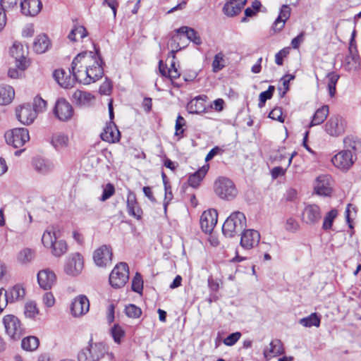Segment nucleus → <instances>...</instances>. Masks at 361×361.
<instances>
[{"instance_id": "obj_1", "label": "nucleus", "mask_w": 361, "mask_h": 361, "mask_svg": "<svg viewBox=\"0 0 361 361\" xmlns=\"http://www.w3.org/2000/svg\"><path fill=\"white\" fill-rule=\"evenodd\" d=\"M103 61L98 51H83L78 54L73 60L70 73L73 77H66V80H61L66 75L63 70H56L54 72V78L58 84L63 88L73 87L75 81L84 85H89L100 79L104 75Z\"/></svg>"}, {"instance_id": "obj_2", "label": "nucleus", "mask_w": 361, "mask_h": 361, "mask_svg": "<svg viewBox=\"0 0 361 361\" xmlns=\"http://www.w3.org/2000/svg\"><path fill=\"white\" fill-rule=\"evenodd\" d=\"M78 361H115L112 353H109L102 343H92V338L87 348L82 349L78 355Z\"/></svg>"}, {"instance_id": "obj_3", "label": "nucleus", "mask_w": 361, "mask_h": 361, "mask_svg": "<svg viewBox=\"0 0 361 361\" xmlns=\"http://www.w3.org/2000/svg\"><path fill=\"white\" fill-rule=\"evenodd\" d=\"M246 218L240 212H233L226 219L222 226V232L226 237L232 238L246 227Z\"/></svg>"}, {"instance_id": "obj_4", "label": "nucleus", "mask_w": 361, "mask_h": 361, "mask_svg": "<svg viewBox=\"0 0 361 361\" xmlns=\"http://www.w3.org/2000/svg\"><path fill=\"white\" fill-rule=\"evenodd\" d=\"M214 189L216 195L222 200H231L237 195L234 183L228 178L219 177L214 182Z\"/></svg>"}, {"instance_id": "obj_5", "label": "nucleus", "mask_w": 361, "mask_h": 361, "mask_svg": "<svg viewBox=\"0 0 361 361\" xmlns=\"http://www.w3.org/2000/svg\"><path fill=\"white\" fill-rule=\"evenodd\" d=\"M128 279L129 269L126 262H120L116 264L109 275V283L115 288L124 286Z\"/></svg>"}, {"instance_id": "obj_6", "label": "nucleus", "mask_w": 361, "mask_h": 361, "mask_svg": "<svg viewBox=\"0 0 361 361\" xmlns=\"http://www.w3.org/2000/svg\"><path fill=\"white\" fill-rule=\"evenodd\" d=\"M3 323L6 333L11 339L17 341L23 335V328L17 317L13 314L6 315L3 318Z\"/></svg>"}, {"instance_id": "obj_7", "label": "nucleus", "mask_w": 361, "mask_h": 361, "mask_svg": "<svg viewBox=\"0 0 361 361\" xmlns=\"http://www.w3.org/2000/svg\"><path fill=\"white\" fill-rule=\"evenodd\" d=\"M84 267L83 257L79 252L71 254L64 264V271L71 276H77L82 272Z\"/></svg>"}, {"instance_id": "obj_8", "label": "nucleus", "mask_w": 361, "mask_h": 361, "mask_svg": "<svg viewBox=\"0 0 361 361\" xmlns=\"http://www.w3.org/2000/svg\"><path fill=\"white\" fill-rule=\"evenodd\" d=\"M6 142L15 148L22 147L30 140L29 133L27 128H14L5 134Z\"/></svg>"}, {"instance_id": "obj_9", "label": "nucleus", "mask_w": 361, "mask_h": 361, "mask_svg": "<svg viewBox=\"0 0 361 361\" xmlns=\"http://www.w3.org/2000/svg\"><path fill=\"white\" fill-rule=\"evenodd\" d=\"M355 160L356 155L353 154L350 150H342L334 155L331 159L334 166L343 171L349 170Z\"/></svg>"}, {"instance_id": "obj_10", "label": "nucleus", "mask_w": 361, "mask_h": 361, "mask_svg": "<svg viewBox=\"0 0 361 361\" xmlns=\"http://www.w3.org/2000/svg\"><path fill=\"white\" fill-rule=\"evenodd\" d=\"M345 128V121L340 115H332L325 124V131L333 137L341 135Z\"/></svg>"}, {"instance_id": "obj_11", "label": "nucleus", "mask_w": 361, "mask_h": 361, "mask_svg": "<svg viewBox=\"0 0 361 361\" xmlns=\"http://www.w3.org/2000/svg\"><path fill=\"white\" fill-rule=\"evenodd\" d=\"M321 218L320 207L315 204L306 205L302 212V221L307 225H315Z\"/></svg>"}, {"instance_id": "obj_12", "label": "nucleus", "mask_w": 361, "mask_h": 361, "mask_svg": "<svg viewBox=\"0 0 361 361\" xmlns=\"http://www.w3.org/2000/svg\"><path fill=\"white\" fill-rule=\"evenodd\" d=\"M355 32L353 33L350 42L349 54L345 56L343 62L345 68L348 71L356 70L360 64V59L353 38Z\"/></svg>"}, {"instance_id": "obj_13", "label": "nucleus", "mask_w": 361, "mask_h": 361, "mask_svg": "<svg viewBox=\"0 0 361 361\" xmlns=\"http://www.w3.org/2000/svg\"><path fill=\"white\" fill-rule=\"evenodd\" d=\"M93 259L98 267H104L110 264L112 259L111 247L106 245L99 247L94 251Z\"/></svg>"}, {"instance_id": "obj_14", "label": "nucleus", "mask_w": 361, "mask_h": 361, "mask_svg": "<svg viewBox=\"0 0 361 361\" xmlns=\"http://www.w3.org/2000/svg\"><path fill=\"white\" fill-rule=\"evenodd\" d=\"M218 213L214 209L204 211L200 216V226L202 231L211 233L217 223Z\"/></svg>"}, {"instance_id": "obj_15", "label": "nucleus", "mask_w": 361, "mask_h": 361, "mask_svg": "<svg viewBox=\"0 0 361 361\" xmlns=\"http://www.w3.org/2000/svg\"><path fill=\"white\" fill-rule=\"evenodd\" d=\"M259 233L255 229H246L241 233L240 245L246 250H250L257 245L260 240Z\"/></svg>"}, {"instance_id": "obj_16", "label": "nucleus", "mask_w": 361, "mask_h": 361, "mask_svg": "<svg viewBox=\"0 0 361 361\" xmlns=\"http://www.w3.org/2000/svg\"><path fill=\"white\" fill-rule=\"evenodd\" d=\"M54 114L62 121L69 120L73 114L72 106L65 99H59L55 105Z\"/></svg>"}, {"instance_id": "obj_17", "label": "nucleus", "mask_w": 361, "mask_h": 361, "mask_svg": "<svg viewBox=\"0 0 361 361\" xmlns=\"http://www.w3.org/2000/svg\"><path fill=\"white\" fill-rule=\"evenodd\" d=\"M90 309V302L85 295H79L71 303V311L73 317H80L86 314Z\"/></svg>"}, {"instance_id": "obj_18", "label": "nucleus", "mask_w": 361, "mask_h": 361, "mask_svg": "<svg viewBox=\"0 0 361 361\" xmlns=\"http://www.w3.org/2000/svg\"><path fill=\"white\" fill-rule=\"evenodd\" d=\"M16 114L18 120L24 125H30L33 123L37 117L35 111L30 104H23L16 110Z\"/></svg>"}, {"instance_id": "obj_19", "label": "nucleus", "mask_w": 361, "mask_h": 361, "mask_svg": "<svg viewBox=\"0 0 361 361\" xmlns=\"http://www.w3.org/2000/svg\"><path fill=\"white\" fill-rule=\"evenodd\" d=\"M10 54L16 60V65L21 71L27 68V61L25 58V51L23 45L19 42L13 43L10 49Z\"/></svg>"}, {"instance_id": "obj_20", "label": "nucleus", "mask_w": 361, "mask_h": 361, "mask_svg": "<svg viewBox=\"0 0 361 361\" xmlns=\"http://www.w3.org/2000/svg\"><path fill=\"white\" fill-rule=\"evenodd\" d=\"M32 166L34 170L41 175H47L54 169V164L51 160L40 157L32 159Z\"/></svg>"}, {"instance_id": "obj_21", "label": "nucleus", "mask_w": 361, "mask_h": 361, "mask_svg": "<svg viewBox=\"0 0 361 361\" xmlns=\"http://www.w3.org/2000/svg\"><path fill=\"white\" fill-rule=\"evenodd\" d=\"M37 281L41 288L49 290L56 283V276L49 269H42L37 274Z\"/></svg>"}, {"instance_id": "obj_22", "label": "nucleus", "mask_w": 361, "mask_h": 361, "mask_svg": "<svg viewBox=\"0 0 361 361\" xmlns=\"http://www.w3.org/2000/svg\"><path fill=\"white\" fill-rule=\"evenodd\" d=\"M100 136L103 141H106L109 143H116L119 142L121 133L116 124L111 121L106 124Z\"/></svg>"}, {"instance_id": "obj_23", "label": "nucleus", "mask_w": 361, "mask_h": 361, "mask_svg": "<svg viewBox=\"0 0 361 361\" xmlns=\"http://www.w3.org/2000/svg\"><path fill=\"white\" fill-rule=\"evenodd\" d=\"M314 191L321 196H330L332 192L330 177L326 175L319 176L316 180Z\"/></svg>"}, {"instance_id": "obj_24", "label": "nucleus", "mask_w": 361, "mask_h": 361, "mask_svg": "<svg viewBox=\"0 0 361 361\" xmlns=\"http://www.w3.org/2000/svg\"><path fill=\"white\" fill-rule=\"evenodd\" d=\"M284 353L282 342L279 339L272 340L269 345L264 348L263 355L266 360L279 356Z\"/></svg>"}, {"instance_id": "obj_25", "label": "nucleus", "mask_w": 361, "mask_h": 361, "mask_svg": "<svg viewBox=\"0 0 361 361\" xmlns=\"http://www.w3.org/2000/svg\"><path fill=\"white\" fill-rule=\"evenodd\" d=\"M247 0H228L223 8L224 14L228 17H233L240 13L246 4Z\"/></svg>"}, {"instance_id": "obj_26", "label": "nucleus", "mask_w": 361, "mask_h": 361, "mask_svg": "<svg viewBox=\"0 0 361 361\" xmlns=\"http://www.w3.org/2000/svg\"><path fill=\"white\" fill-rule=\"evenodd\" d=\"M20 7L24 15L35 16L41 11L42 4L39 0H24L20 3Z\"/></svg>"}, {"instance_id": "obj_27", "label": "nucleus", "mask_w": 361, "mask_h": 361, "mask_svg": "<svg viewBox=\"0 0 361 361\" xmlns=\"http://www.w3.org/2000/svg\"><path fill=\"white\" fill-rule=\"evenodd\" d=\"M5 291L6 297H8L10 303L21 301L25 296V289L21 284H16L8 288Z\"/></svg>"}, {"instance_id": "obj_28", "label": "nucleus", "mask_w": 361, "mask_h": 361, "mask_svg": "<svg viewBox=\"0 0 361 361\" xmlns=\"http://www.w3.org/2000/svg\"><path fill=\"white\" fill-rule=\"evenodd\" d=\"M207 99L206 95H200L192 99L187 104V110L190 114H202L204 112L206 109L205 99Z\"/></svg>"}, {"instance_id": "obj_29", "label": "nucleus", "mask_w": 361, "mask_h": 361, "mask_svg": "<svg viewBox=\"0 0 361 361\" xmlns=\"http://www.w3.org/2000/svg\"><path fill=\"white\" fill-rule=\"evenodd\" d=\"M127 209L130 216H134L137 219L141 218L142 211L138 206L135 194L131 191H129L127 197Z\"/></svg>"}, {"instance_id": "obj_30", "label": "nucleus", "mask_w": 361, "mask_h": 361, "mask_svg": "<svg viewBox=\"0 0 361 361\" xmlns=\"http://www.w3.org/2000/svg\"><path fill=\"white\" fill-rule=\"evenodd\" d=\"M59 228L57 226L49 227L43 233L42 242L45 247H49L59 237Z\"/></svg>"}, {"instance_id": "obj_31", "label": "nucleus", "mask_w": 361, "mask_h": 361, "mask_svg": "<svg viewBox=\"0 0 361 361\" xmlns=\"http://www.w3.org/2000/svg\"><path fill=\"white\" fill-rule=\"evenodd\" d=\"M51 45L50 40L46 35H39L36 37L33 43V50L37 54H43L48 50Z\"/></svg>"}, {"instance_id": "obj_32", "label": "nucleus", "mask_w": 361, "mask_h": 361, "mask_svg": "<svg viewBox=\"0 0 361 361\" xmlns=\"http://www.w3.org/2000/svg\"><path fill=\"white\" fill-rule=\"evenodd\" d=\"M329 113V108L328 105H323L322 107L317 109L309 126L312 127L322 123L327 118Z\"/></svg>"}, {"instance_id": "obj_33", "label": "nucleus", "mask_w": 361, "mask_h": 361, "mask_svg": "<svg viewBox=\"0 0 361 361\" xmlns=\"http://www.w3.org/2000/svg\"><path fill=\"white\" fill-rule=\"evenodd\" d=\"M209 169V165L203 166L197 171L190 175L188 178V184L192 188H197Z\"/></svg>"}, {"instance_id": "obj_34", "label": "nucleus", "mask_w": 361, "mask_h": 361, "mask_svg": "<svg viewBox=\"0 0 361 361\" xmlns=\"http://www.w3.org/2000/svg\"><path fill=\"white\" fill-rule=\"evenodd\" d=\"M15 95L13 88L9 85L0 86V104L7 105L11 102Z\"/></svg>"}, {"instance_id": "obj_35", "label": "nucleus", "mask_w": 361, "mask_h": 361, "mask_svg": "<svg viewBox=\"0 0 361 361\" xmlns=\"http://www.w3.org/2000/svg\"><path fill=\"white\" fill-rule=\"evenodd\" d=\"M176 32L185 35L187 38L195 44L199 45L202 43L199 34L193 28L187 26H182L176 30Z\"/></svg>"}, {"instance_id": "obj_36", "label": "nucleus", "mask_w": 361, "mask_h": 361, "mask_svg": "<svg viewBox=\"0 0 361 361\" xmlns=\"http://www.w3.org/2000/svg\"><path fill=\"white\" fill-rule=\"evenodd\" d=\"M344 150L353 149L354 154L361 151V140L356 137L348 135L343 139Z\"/></svg>"}, {"instance_id": "obj_37", "label": "nucleus", "mask_w": 361, "mask_h": 361, "mask_svg": "<svg viewBox=\"0 0 361 361\" xmlns=\"http://www.w3.org/2000/svg\"><path fill=\"white\" fill-rule=\"evenodd\" d=\"M68 137L63 133H56L52 136L51 144L56 150H61L68 147Z\"/></svg>"}, {"instance_id": "obj_38", "label": "nucleus", "mask_w": 361, "mask_h": 361, "mask_svg": "<svg viewBox=\"0 0 361 361\" xmlns=\"http://www.w3.org/2000/svg\"><path fill=\"white\" fill-rule=\"evenodd\" d=\"M51 253L55 257H61L68 250V245L66 241L63 240H55L53 245L50 247Z\"/></svg>"}, {"instance_id": "obj_39", "label": "nucleus", "mask_w": 361, "mask_h": 361, "mask_svg": "<svg viewBox=\"0 0 361 361\" xmlns=\"http://www.w3.org/2000/svg\"><path fill=\"white\" fill-rule=\"evenodd\" d=\"M39 344V339L33 336L24 338L21 342L23 349L27 351L35 350L38 348Z\"/></svg>"}, {"instance_id": "obj_40", "label": "nucleus", "mask_w": 361, "mask_h": 361, "mask_svg": "<svg viewBox=\"0 0 361 361\" xmlns=\"http://www.w3.org/2000/svg\"><path fill=\"white\" fill-rule=\"evenodd\" d=\"M35 257V251L30 248H24L19 252L17 256L18 261L23 264H28Z\"/></svg>"}, {"instance_id": "obj_41", "label": "nucleus", "mask_w": 361, "mask_h": 361, "mask_svg": "<svg viewBox=\"0 0 361 361\" xmlns=\"http://www.w3.org/2000/svg\"><path fill=\"white\" fill-rule=\"evenodd\" d=\"M299 323L305 327H318L320 324V318L316 313H312L310 316L300 319Z\"/></svg>"}, {"instance_id": "obj_42", "label": "nucleus", "mask_w": 361, "mask_h": 361, "mask_svg": "<svg viewBox=\"0 0 361 361\" xmlns=\"http://www.w3.org/2000/svg\"><path fill=\"white\" fill-rule=\"evenodd\" d=\"M79 35L81 39L85 37L87 35V32L85 27L82 25H75L68 34V38L73 42L77 40L76 36Z\"/></svg>"}, {"instance_id": "obj_43", "label": "nucleus", "mask_w": 361, "mask_h": 361, "mask_svg": "<svg viewBox=\"0 0 361 361\" xmlns=\"http://www.w3.org/2000/svg\"><path fill=\"white\" fill-rule=\"evenodd\" d=\"M338 215V211L336 209H333L329 211L324 216L322 228L324 231H328L331 228L334 219Z\"/></svg>"}, {"instance_id": "obj_44", "label": "nucleus", "mask_w": 361, "mask_h": 361, "mask_svg": "<svg viewBox=\"0 0 361 361\" xmlns=\"http://www.w3.org/2000/svg\"><path fill=\"white\" fill-rule=\"evenodd\" d=\"M73 97L80 104H86L93 99V96L90 93L81 90H76Z\"/></svg>"}, {"instance_id": "obj_45", "label": "nucleus", "mask_w": 361, "mask_h": 361, "mask_svg": "<svg viewBox=\"0 0 361 361\" xmlns=\"http://www.w3.org/2000/svg\"><path fill=\"white\" fill-rule=\"evenodd\" d=\"M275 87L273 85H270L268 90L262 92L259 94L258 106L262 108L264 106L267 100L270 99L274 92Z\"/></svg>"}, {"instance_id": "obj_46", "label": "nucleus", "mask_w": 361, "mask_h": 361, "mask_svg": "<svg viewBox=\"0 0 361 361\" xmlns=\"http://www.w3.org/2000/svg\"><path fill=\"white\" fill-rule=\"evenodd\" d=\"M39 310L37 307V304L33 301H29L25 303L24 308V314L26 317L34 318L38 314Z\"/></svg>"}, {"instance_id": "obj_47", "label": "nucleus", "mask_w": 361, "mask_h": 361, "mask_svg": "<svg viewBox=\"0 0 361 361\" xmlns=\"http://www.w3.org/2000/svg\"><path fill=\"white\" fill-rule=\"evenodd\" d=\"M177 33L173 35L171 38V41L169 43V46L171 48L170 51V56L174 59L176 57V53L182 49L178 41L181 39V37Z\"/></svg>"}, {"instance_id": "obj_48", "label": "nucleus", "mask_w": 361, "mask_h": 361, "mask_svg": "<svg viewBox=\"0 0 361 361\" xmlns=\"http://www.w3.org/2000/svg\"><path fill=\"white\" fill-rule=\"evenodd\" d=\"M328 90L331 97H334L336 93V85L339 78L338 75L332 72L328 74Z\"/></svg>"}, {"instance_id": "obj_49", "label": "nucleus", "mask_w": 361, "mask_h": 361, "mask_svg": "<svg viewBox=\"0 0 361 361\" xmlns=\"http://www.w3.org/2000/svg\"><path fill=\"white\" fill-rule=\"evenodd\" d=\"M185 120L183 116L180 115L178 116L175 125V136L178 137V140L183 137L185 131L183 126L185 125Z\"/></svg>"}, {"instance_id": "obj_50", "label": "nucleus", "mask_w": 361, "mask_h": 361, "mask_svg": "<svg viewBox=\"0 0 361 361\" xmlns=\"http://www.w3.org/2000/svg\"><path fill=\"white\" fill-rule=\"evenodd\" d=\"M111 334L115 343L119 344L125 336V331L118 324H114L111 329Z\"/></svg>"}, {"instance_id": "obj_51", "label": "nucleus", "mask_w": 361, "mask_h": 361, "mask_svg": "<svg viewBox=\"0 0 361 361\" xmlns=\"http://www.w3.org/2000/svg\"><path fill=\"white\" fill-rule=\"evenodd\" d=\"M125 312L128 317L138 318L142 314V310L135 305L130 304L126 306Z\"/></svg>"}, {"instance_id": "obj_52", "label": "nucleus", "mask_w": 361, "mask_h": 361, "mask_svg": "<svg viewBox=\"0 0 361 361\" xmlns=\"http://www.w3.org/2000/svg\"><path fill=\"white\" fill-rule=\"evenodd\" d=\"M115 193V188L113 184L107 183L103 186L102 195L99 198L102 202H104L109 199Z\"/></svg>"}, {"instance_id": "obj_53", "label": "nucleus", "mask_w": 361, "mask_h": 361, "mask_svg": "<svg viewBox=\"0 0 361 361\" xmlns=\"http://www.w3.org/2000/svg\"><path fill=\"white\" fill-rule=\"evenodd\" d=\"M143 288V281L140 273L137 272L133 279L132 290L136 293H140Z\"/></svg>"}, {"instance_id": "obj_54", "label": "nucleus", "mask_w": 361, "mask_h": 361, "mask_svg": "<svg viewBox=\"0 0 361 361\" xmlns=\"http://www.w3.org/2000/svg\"><path fill=\"white\" fill-rule=\"evenodd\" d=\"M285 228L289 232L295 233L299 230L300 224L295 219L289 217L286 221Z\"/></svg>"}, {"instance_id": "obj_55", "label": "nucleus", "mask_w": 361, "mask_h": 361, "mask_svg": "<svg viewBox=\"0 0 361 361\" xmlns=\"http://www.w3.org/2000/svg\"><path fill=\"white\" fill-rule=\"evenodd\" d=\"M47 106V102L42 99L41 97H36L34 99V103H33V110L36 111V114L37 115L38 113L42 112L45 110Z\"/></svg>"}, {"instance_id": "obj_56", "label": "nucleus", "mask_w": 361, "mask_h": 361, "mask_svg": "<svg viewBox=\"0 0 361 361\" xmlns=\"http://www.w3.org/2000/svg\"><path fill=\"white\" fill-rule=\"evenodd\" d=\"M224 59L221 54H217L215 55L212 62V69L214 72L216 73L224 67V65L222 63Z\"/></svg>"}, {"instance_id": "obj_57", "label": "nucleus", "mask_w": 361, "mask_h": 361, "mask_svg": "<svg viewBox=\"0 0 361 361\" xmlns=\"http://www.w3.org/2000/svg\"><path fill=\"white\" fill-rule=\"evenodd\" d=\"M241 333L240 332H235L228 335L224 340V343L227 346H232L236 343V342L240 338Z\"/></svg>"}, {"instance_id": "obj_58", "label": "nucleus", "mask_w": 361, "mask_h": 361, "mask_svg": "<svg viewBox=\"0 0 361 361\" xmlns=\"http://www.w3.org/2000/svg\"><path fill=\"white\" fill-rule=\"evenodd\" d=\"M269 117L273 120L278 121L281 123H283L284 121L282 109L281 107H275L274 109H273L270 111Z\"/></svg>"}, {"instance_id": "obj_59", "label": "nucleus", "mask_w": 361, "mask_h": 361, "mask_svg": "<svg viewBox=\"0 0 361 361\" xmlns=\"http://www.w3.org/2000/svg\"><path fill=\"white\" fill-rule=\"evenodd\" d=\"M270 158L273 161H281L283 159L286 158L285 153V148L281 147L277 151H272L270 154Z\"/></svg>"}, {"instance_id": "obj_60", "label": "nucleus", "mask_w": 361, "mask_h": 361, "mask_svg": "<svg viewBox=\"0 0 361 361\" xmlns=\"http://www.w3.org/2000/svg\"><path fill=\"white\" fill-rule=\"evenodd\" d=\"M165 197H164V210L166 211L167 205L169 204L170 201L173 199V194L171 190V187L168 182H165Z\"/></svg>"}, {"instance_id": "obj_61", "label": "nucleus", "mask_w": 361, "mask_h": 361, "mask_svg": "<svg viewBox=\"0 0 361 361\" xmlns=\"http://www.w3.org/2000/svg\"><path fill=\"white\" fill-rule=\"evenodd\" d=\"M291 9L288 5H283L280 10L278 18L284 21H286L290 16Z\"/></svg>"}, {"instance_id": "obj_62", "label": "nucleus", "mask_w": 361, "mask_h": 361, "mask_svg": "<svg viewBox=\"0 0 361 361\" xmlns=\"http://www.w3.org/2000/svg\"><path fill=\"white\" fill-rule=\"evenodd\" d=\"M43 303L47 307H51L55 303V298L51 292H47L42 298Z\"/></svg>"}, {"instance_id": "obj_63", "label": "nucleus", "mask_w": 361, "mask_h": 361, "mask_svg": "<svg viewBox=\"0 0 361 361\" xmlns=\"http://www.w3.org/2000/svg\"><path fill=\"white\" fill-rule=\"evenodd\" d=\"M112 89L111 81L106 80L100 86L99 92L102 94H109Z\"/></svg>"}, {"instance_id": "obj_64", "label": "nucleus", "mask_w": 361, "mask_h": 361, "mask_svg": "<svg viewBox=\"0 0 361 361\" xmlns=\"http://www.w3.org/2000/svg\"><path fill=\"white\" fill-rule=\"evenodd\" d=\"M288 51L283 49L275 55V62L277 65L281 66L283 64V59L287 56Z\"/></svg>"}]
</instances>
